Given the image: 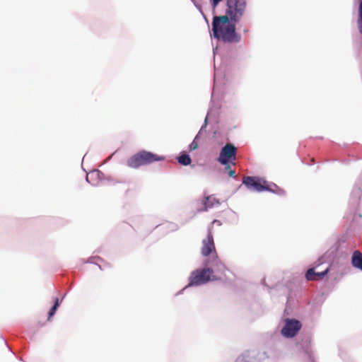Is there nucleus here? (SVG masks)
Returning <instances> with one entry per match:
<instances>
[{"label": "nucleus", "instance_id": "7c9ffc66", "mask_svg": "<svg viewBox=\"0 0 362 362\" xmlns=\"http://www.w3.org/2000/svg\"><path fill=\"white\" fill-rule=\"evenodd\" d=\"M201 16H202L204 22L206 23V24L207 25L208 28L209 29L210 26H209V18H207V16H206V14L204 13H203V14H201Z\"/></svg>", "mask_w": 362, "mask_h": 362}, {"label": "nucleus", "instance_id": "b1692460", "mask_svg": "<svg viewBox=\"0 0 362 362\" xmlns=\"http://www.w3.org/2000/svg\"><path fill=\"white\" fill-rule=\"evenodd\" d=\"M358 28L359 33L362 35V4L360 7H358V20H357Z\"/></svg>", "mask_w": 362, "mask_h": 362}, {"label": "nucleus", "instance_id": "a211bd4d", "mask_svg": "<svg viewBox=\"0 0 362 362\" xmlns=\"http://www.w3.org/2000/svg\"><path fill=\"white\" fill-rule=\"evenodd\" d=\"M264 187L269 188L271 191H267L268 192L273 193L274 194L279 195L280 197H284L286 195V192L284 189L279 187L274 182H270L267 181L265 179L264 180Z\"/></svg>", "mask_w": 362, "mask_h": 362}, {"label": "nucleus", "instance_id": "79ce46f5", "mask_svg": "<svg viewBox=\"0 0 362 362\" xmlns=\"http://www.w3.org/2000/svg\"><path fill=\"white\" fill-rule=\"evenodd\" d=\"M86 155H87V153H86V154H85V156H83V159H84V158H86Z\"/></svg>", "mask_w": 362, "mask_h": 362}, {"label": "nucleus", "instance_id": "a878e982", "mask_svg": "<svg viewBox=\"0 0 362 362\" xmlns=\"http://www.w3.org/2000/svg\"><path fill=\"white\" fill-rule=\"evenodd\" d=\"M331 264L327 267L326 269H325L322 272H317V279H323L327 274L330 272Z\"/></svg>", "mask_w": 362, "mask_h": 362}, {"label": "nucleus", "instance_id": "f257e3e1", "mask_svg": "<svg viewBox=\"0 0 362 362\" xmlns=\"http://www.w3.org/2000/svg\"><path fill=\"white\" fill-rule=\"evenodd\" d=\"M226 6L225 15L213 16L210 36L218 42L239 43L241 35L236 31L238 17L234 10L235 4L232 0H226Z\"/></svg>", "mask_w": 362, "mask_h": 362}, {"label": "nucleus", "instance_id": "473e14b6", "mask_svg": "<svg viewBox=\"0 0 362 362\" xmlns=\"http://www.w3.org/2000/svg\"><path fill=\"white\" fill-rule=\"evenodd\" d=\"M307 362H315V356L312 355L311 357H307Z\"/></svg>", "mask_w": 362, "mask_h": 362}, {"label": "nucleus", "instance_id": "c9c22d12", "mask_svg": "<svg viewBox=\"0 0 362 362\" xmlns=\"http://www.w3.org/2000/svg\"><path fill=\"white\" fill-rule=\"evenodd\" d=\"M218 49V45H216V47H213V54L214 56L217 54Z\"/></svg>", "mask_w": 362, "mask_h": 362}, {"label": "nucleus", "instance_id": "cd10ccee", "mask_svg": "<svg viewBox=\"0 0 362 362\" xmlns=\"http://www.w3.org/2000/svg\"><path fill=\"white\" fill-rule=\"evenodd\" d=\"M93 259H98V260H100V261H103V259H102L100 257L96 256V257H91L88 258L86 261H85V263L94 264L97 265V266L99 267V269H101V270H102V267H101V266H100V265H99V264H97V263H95V262L93 261Z\"/></svg>", "mask_w": 362, "mask_h": 362}, {"label": "nucleus", "instance_id": "aec40b11", "mask_svg": "<svg viewBox=\"0 0 362 362\" xmlns=\"http://www.w3.org/2000/svg\"><path fill=\"white\" fill-rule=\"evenodd\" d=\"M178 163L182 166H188L192 163V158L190 155L185 151L180 153L177 157Z\"/></svg>", "mask_w": 362, "mask_h": 362}, {"label": "nucleus", "instance_id": "c85d7f7f", "mask_svg": "<svg viewBox=\"0 0 362 362\" xmlns=\"http://www.w3.org/2000/svg\"><path fill=\"white\" fill-rule=\"evenodd\" d=\"M199 147L197 141L193 140L188 146V149L189 151H193L197 149Z\"/></svg>", "mask_w": 362, "mask_h": 362}, {"label": "nucleus", "instance_id": "9d476101", "mask_svg": "<svg viewBox=\"0 0 362 362\" xmlns=\"http://www.w3.org/2000/svg\"><path fill=\"white\" fill-rule=\"evenodd\" d=\"M105 180L110 181L111 178L96 169L90 170L86 176V181L93 187L98 186L100 182H103Z\"/></svg>", "mask_w": 362, "mask_h": 362}, {"label": "nucleus", "instance_id": "1a4fd4ad", "mask_svg": "<svg viewBox=\"0 0 362 362\" xmlns=\"http://www.w3.org/2000/svg\"><path fill=\"white\" fill-rule=\"evenodd\" d=\"M264 178L259 176H246L243 179L242 184L252 192L271 191L269 188L264 187Z\"/></svg>", "mask_w": 362, "mask_h": 362}, {"label": "nucleus", "instance_id": "f03ea898", "mask_svg": "<svg viewBox=\"0 0 362 362\" xmlns=\"http://www.w3.org/2000/svg\"><path fill=\"white\" fill-rule=\"evenodd\" d=\"M165 158L164 156L143 149L130 156L127 160V165L131 168L137 169L154 162L163 161Z\"/></svg>", "mask_w": 362, "mask_h": 362}, {"label": "nucleus", "instance_id": "6e6552de", "mask_svg": "<svg viewBox=\"0 0 362 362\" xmlns=\"http://www.w3.org/2000/svg\"><path fill=\"white\" fill-rule=\"evenodd\" d=\"M237 153V148L233 144H226L220 150L216 160L221 165L234 163Z\"/></svg>", "mask_w": 362, "mask_h": 362}, {"label": "nucleus", "instance_id": "ddd939ff", "mask_svg": "<svg viewBox=\"0 0 362 362\" xmlns=\"http://www.w3.org/2000/svg\"><path fill=\"white\" fill-rule=\"evenodd\" d=\"M326 262L327 259L325 255H322L320 257H319L315 262V267L308 269L305 272V279L308 281L317 279V272H315V269L321 266L322 264H325Z\"/></svg>", "mask_w": 362, "mask_h": 362}, {"label": "nucleus", "instance_id": "58836bf2", "mask_svg": "<svg viewBox=\"0 0 362 362\" xmlns=\"http://www.w3.org/2000/svg\"><path fill=\"white\" fill-rule=\"evenodd\" d=\"M314 164H315V162H314V160H313L310 165H314Z\"/></svg>", "mask_w": 362, "mask_h": 362}, {"label": "nucleus", "instance_id": "5701e85b", "mask_svg": "<svg viewBox=\"0 0 362 362\" xmlns=\"http://www.w3.org/2000/svg\"><path fill=\"white\" fill-rule=\"evenodd\" d=\"M213 109L212 107H209L208 111H207V113H206V115L204 118V123L202 124L200 129H199V132H201L202 134L203 132L206 131V128L209 124V117L211 115H212L213 113Z\"/></svg>", "mask_w": 362, "mask_h": 362}, {"label": "nucleus", "instance_id": "f8f14e48", "mask_svg": "<svg viewBox=\"0 0 362 362\" xmlns=\"http://www.w3.org/2000/svg\"><path fill=\"white\" fill-rule=\"evenodd\" d=\"M200 202L203 205V207L197 209L199 213L207 211L215 205L219 206L221 204L220 201L214 197V194L205 195L202 200H200Z\"/></svg>", "mask_w": 362, "mask_h": 362}, {"label": "nucleus", "instance_id": "dca6fc26", "mask_svg": "<svg viewBox=\"0 0 362 362\" xmlns=\"http://www.w3.org/2000/svg\"><path fill=\"white\" fill-rule=\"evenodd\" d=\"M352 267L362 272V252L359 250H354L351 257Z\"/></svg>", "mask_w": 362, "mask_h": 362}, {"label": "nucleus", "instance_id": "a19ab883", "mask_svg": "<svg viewBox=\"0 0 362 362\" xmlns=\"http://www.w3.org/2000/svg\"><path fill=\"white\" fill-rule=\"evenodd\" d=\"M264 281H265V279H263L262 280V284L264 285Z\"/></svg>", "mask_w": 362, "mask_h": 362}, {"label": "nucleus", "instance_id": "0eeeda50", "mask_svg": "<svg viewBox=\"0 0 362 362\" xmlns=\"http://www.w3.org/2000/svg\"><path fill=\"white\" fill-rule=\"evenodd\" d=\"M269 358L267 351L259 349H250L245 351L240 355L235 362H263Z\"/></svg>", "mask_w": 362, "mask_h": 362}, {"label": "nucleus", "instance_id": "f3484780", "mask_svg": "<svg viewBox=\"0 0 362 362\" xmlns=\"http://www.w3.org/2000/svg\"><path fill=\"white\" fill-rule=\"evenodd\" d=\"M66 293H64L61 300L58 297L53 298V305L50 308L47 313V320L51 321L52 318L55 315L61 303L66 296Z\"/></svg>", "mask_w": 362, "mask_h": 362}, {"label": "nucleus", "instance_id": "2f4dec72", "mask_svg": "<svg viewBox=\"0 0 362 362\" xmlns=\"http://www.w3.org/2000/svg\"><path fill=\"white\" fill-rule=\"evenodd\" d=\"M362 4V0H353V6L355 7L358 6V7H360Z\"/></svg>", "mask_w": 362, "mask_h": 362}, {"label": "nucleus", "instance_id": "393cba45", "mask_svg": "<svg viewBox=\"0 0 362 362\" xmlns=\"http://www.w3.org/2000/svg\"><path fill=\"white\" fill-rule=\"evenodd\" d=\"M223 1V0H209V4L211 6V13H212L213 16L214 15H216V10L217 6Z\"/></svg>", "mask_w": 362, "mask_h": 362}, {"label": "nucleus", "instance_id": "f704fd0d", "mask_svg": "<svg viewBox=\"0 0 362 362\" xmlns=\"http://www.w3.org/2000/svg\"><path fill=\"white\" fill-rule=\"evenodd\" d=\"M201 134H202V133H201V132H198V133L196 134V136H194V139H193V140H194V141H198V139L200 138Z\"/></svg>", "mask_w": 362, "mask_h": 362}, {"label": "nucleus", "instance_id": "e433bc0d", "mask_svg": "<svg viewBox=\"0 0 362 362\" xmlns=\"http://www.w3.org/2000/svg\"><path fill=\"white\" fill-rule=\"evenodd\" d=\"M177 226H175V228H173V229H172V230H177Z\"/></svg>", "mask_w": 362, "mask_h": 362}, {"label": "nucleus", "instance_id": "4be33fe9", "mask_svg": "<svg viewBox=\"0 0 362 362\" xmlns=\"http://www.w3.org/2000/svg\"><path fill=\"white\" fill-rule=\"evenodd\" d=\"M234 163H229L228 164L223 165L225 170L227 172L228 175L233 179H237L235 170L231 168V165H234Z\"/></svg>", "mask_w": 362, "mask_h": 362}, {"label": "nucleus", "instance_id": "7ed1b4c3", "mask_svg": "<svg viewBox=\"0 0 362 362\" xmlns=\"http://www.w3.org/2000/svg\"><path fill=\"white\" fill-rule=\"evenodd\" d=\"M208 273L212 278L213 281H220L222 277L226 276V272L228 270L226 265L219 259L217 253L212 255L210 258L205 259L203 261Z\"/></svg>", "mask_w": 362, "mask_h": 362}, {"label": "nucleus", "instance_id": "4c0bfd02", "mask_svg": "<svg viewBox=\"0 0 362 362\" xmlns=\"http://www.w3.org/2000/svg\"><path fill=\"white\" fill-rule=\"evenodd\" d=\"M223 100H224L225 103H227V100H226V97L225 96L223 97Z\"/></svg>", "mask_w": 362, "mask_h": 362}, {"label": "nucleus", "instance_id": "2eb2a0df", "mask_svg": "<svg viewBox=\"0 0 362 362\" xmlns=\"http://www.w3.org/2000/svg\"><path fill=\"white\" fill-rule=\"evenodd\" d=\"M233 4H235V16L238 17L237 23H238L241 17L243 16L245 9L246 8V0H232Z\"/></svg>", "mask_w": 362, "mask_h": 362}, {"label": "nucleus", "instance_id": "20e7f679", "mask_svg": "<svg viewBox=\"0 0 362 362\" xmlns=\"http://www.w3.org/2000/svg\"><path fill=\"white\" fill-rule=\"evenodd\" d=\"M211 281H213L212 278L208 273L205 266L202 264V267L196 269L190 273L188 278V284L180 290L177 295L182 294L188 288L203 286Z\"/></svg>", "mask_w": 362, "mask_h": 362}, {"label": "nucleus", "instance_id": "bb28decb", "mask_svg": "<svg viewBox=\"0 0 362 362\" xmlns=\"http://www.w3.org/2000/svg\"><path fill=\"white\" fill-rule=\"evenodd\" d=\"M190 1L192 3L194 6L197 8L200 14H203V13H204L202 8V5L198 0H190Z\"/></svg>", "mask_w": 362, "mask_h": 362}, {"label": "nucleus", "instance_id": "72a5a7b5", "mask_svg": "<svg viewBox=\"0 0 362 362\" xmlns=\"http://www.w3.org/2000/svg\"><path fill=\"white\" fill-rule=\"evenodd\" d=\"M1 339L4 341V342L5 343V344L8 346L9 351L11 352V354H14V352L12 351V349H11V347H9L6 341V340L4 339V338L1 336Z\"/></svg>", "mask_w": 362, "mask_h": 362}, {"label": "nucleus", "instance_id": "9b49d317", "mask_svg": "<svg viewBox=\"0 0 362 362\" xmlns=\"http://www.w3.org/2000/svg\"><path fill=\"white\" fill-rule=\"evenodd\" d=\"M203 246L202 248V255L207 258H210V255H215L216 249L214 242V237L212 233L209 231L206 239L202 241Z\"/></svg>", "mask_w": 362, "mask_h": 362}, {"label": "nucleus", "instance_id": "412c9836", "mask_svg": "<svg viewBox=\"0 0 362 362\" xmlns=\"http://www.w3.org/2000/svg\"><path fill=\"white\" fill-rule=\"evenodd\" d=\"M345 239L344 238L338 239L336 243L334 244V245L332 247L331 252L332 254H334L335 255H337L340 252L341 250V244H344L345 243Z\"/></svg>", "mask_w": 362, "mask_h": 362}, {"label": "nucleus", "instance_id": "39448f33", "mask_svg": "<svg viewBox=\"0 0 362 362\" xmlns=\"http://www.w3.org/2000/svg\"><path fill=\"white\" fill-rule=\"evenodd\" d=\"M362 196V175L360 176L351 191L349 202V207L351 213L354 214V218L356 215Z\"/></svg>", "mask_w": 362, "mask_h": 362}, {"label": "nucleus", "instance_id": "423d86ee", "mask_svg": "<svg viewBox=\"0 0 362 362\" xmlns=\"http://www.w3.org/2000/svg\"><path fill=\"white\" fill-rule=\"evenodd\" d=\"M301 327L302 324L296 318H286L280 333L286 339H292L298 334Z\"/></svg>", "mask_w": 362, "mask_h": 362}, {"label": "nucleus", "instance_id": "ea45409f", "mask_svg": "<svg viewBox=\"0 0 362 362\" xmlns=\"http://www.w3.org/2000/svg\"><path fill=\"white\" fill-rule=\"evenodd\" d=\"M214 222H218V223H220V221H218V220H214Z\"/></svg>", "mask_w": 362, "mask_h": 362}, {"label": "nucleus", "instance_id": "4468645a", "mask_svg": "<svg viewBox=\"0 0 362 362\" xmlns=\"http://www.w3.org/2000/svg\"><path fill=\"white\" fill-rule=\"evenodd\" d=\"M312 339L310 335L304 336L300 342V349L305 352L307 357H311L314 353L311 349Z\"/></svg>", "mask_w": 362, "mask_h": 362}, {"label": "nucleus", "instance_id": "c756f323", "mask_svg": "<svg viewBox=\"0 0 362 362\" xmlns=\"http://www.w3.org/2000/svg\"><path fill=\"white\" fill-rule=\"evenodd\" d=\"M230 106H231L233 108H237L238 107V100H237L236 97H234L232 99L231 103H230Z\"/></svg>", "mask_w": 362, "mask_h": 362}, {"label": "nucleus", "instance_id": "6ab92c4d", "mask_svg": "<svg viewBox=\"0 0 362 362\" xmlns=\"http://www.w3.org/2000/svg\"><path fill=\"white\" fill-rule=\"evenodd\" d=\"M214 69H215V73H214V87H213V90L211 93V100H214V98L216 94L218 95L219 93H223L222 88L221 87V82H220V80L218 79V72L216 71L215 64H214Z\"/></svg>", "mask_w": 362, "mask_h": 362}]
</instances>
